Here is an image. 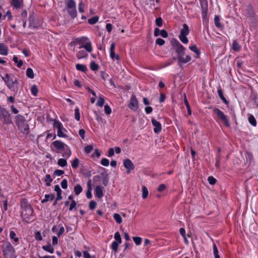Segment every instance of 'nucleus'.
I'll return each instance as SVG.
<instances>
[{
	"mask_svg": "<svg viewBox=\"0 0 258 258\" xmlns=\"http://www.w3.org/2000/svg\"><path fill=\"white\" fill-rule=\"evenodd\" d=\"M179 38L180 40L184 44H187L188 42V40L187 38L186 37V36L179 35Z\"/></svg>",
	"mask_w": 258,
	"mask_h": 258,
	"instance_id": "864d4df0",
	"label": "nucleus"
},
{
	"mask_svg": "<svg viewBox=\"0 0 258 258\" xmlns=\"http://www.w3.org/2000/svg\"><path fill=\"white\" fill-rule=\"evenodd\" d=\"M156 24L158 27H161L162 25V20L161 18H157L156 19Z\"/></svg>",
	"mask_w": 258,
	"mask_h": 258,
	"instance_id": "774afa93",
	"label": "nucleus"
},
{
	"mask_svg": "<svg viewBox=\"0 0 258 258\" xmlns=\"http://www.w3.org/2000/svg\"><path fill=\"white\" fill-rule=\"evenodd\" d=\"M9 48L8 46L3 43H0V54L3 55H8Z\"/></svg>",
	"mask_w": 258,
	"mask_h": 258,
	"instance_id": "412c9836",
	"label": "nucleus"
},
{
	"mask_svg": "<svg viewBox=\"0 0 258 258\" xmlns=\"http://www.w3.org/2000/svg\"><path fill=\"white\" fill-rule=\"evenodd\" d=\"M35 238L36 240H38V241H41L42 240L43 238H42V236L41 235V234L40 233V232L39 231H37L35 234Z\"/></svg>",
	"mask_w": 258,
	"mask_h": 258,
	"instance_id": "6e6d98bb",
	"label": "nucleus"
},
{
	"mask_svg": "<svg viewBox=\"0 0 258 258\" xmlns=\"http://www.w3.org/2000/svg\"><path fill=\"white\" fill-rule=\"evenodd\" d=\"M200 4L202 7V18L205 19L207 16L208 11V5L207 2H205L202 1L200 2Z\"/></svg>",
	"mask_w": 258,
	"mask_h": 258,
	"instance_id": "2eb2a0df",
	"label": "nucleus"
},
{
	"mask_svg": "<svg viewBox=\"0 0 258 258\" xmlns=\"http://www.w3.org/2000/svg\"><path fill=\"white\" fill-rule=\"evenodd\" d=\"M75 117L77 121L80 120V110L78 107H76L75 109Z\"/></svg>",
	"mask_w": 258,
	"mask_h": 258,
	"instance_id": "49530a36",
	"label": "nucleus"
},
{
	"mask_svg": "<svg viewBox=\"0 0 258 258\" xmlns=\"http://www.w3.org/2000/svg\"><path fill=\"white\" fill-rule=\"evenodd\" d=\"M114 237L115 240V241H117L119 243H121V238L120 237V235L118 232H116L115 233Z\"/></svg>",
	"mask_w": 258,
	"mask_h": 258,
	"instance_id": "3c124183",
	"label": "nucleus"
},
{
	"mask_svg": "<svg viewBox=\"0 0 258 258\" xmlns=\"http://www.w3.org/2000/svg\"><path fill=\"white\" fill-rule=\"evenodd\" d=\"M120 243L117 241H112L111 244V248L114 251V252H116L118 250V245Z\"/></svg>",
	"mask_w": 258,
	"mask_h": 258,
	"instance_id": "58836bf2",
	"label": "nucleus"
},
{
	"mask_svg": "<svg viewBox=\"0 0 258 258\" xmlns=\"http://www.w3.org/2000/svg\"><path fill=\"white\" fill-rule=\"evenodd\" d=\"M2 251L5 258H15V250L9 242H5L2 245Z\"/></svg>",
	"mask_w": 258,
	"mask_h": 258,
	"instance_id": "39448f33",
	"label": "nucleus"
},
{
	"mask_svg": "<svg viewBox=\"0 0 258 258\" xmlns=\"http://www.w3.org/2000/svg\"><path fill=\"white\" fill-rule=\"evenodd\" d=\"M241 47L240 45L237 43L236 40L233 41L232 43V48L234 51H239Z\"/></svg>",
	"mask_w": 258,
	"mask_h": 258,
	"instance_id": "37998d69",
	"label": "nucleus"
},
{
	"mask_svg": "<svg viewBox=\"0 0 258 258\" xmlns=\"http://www.w3.org/2000/svg\"><path fill=\"white\" fill-rule=\"evenodd\" d=\"M104 111L106 114H110L111 112V109L108 105H105L104 106Z\"/></svg>",
	"mask_w": 258,
	"mask_h": 258,
	"instance_id": "0e129e2a",
	"label": "nucleus"
},
{
	"mask_svg": "<svg viewBox=\"0 0 258 258\" xmlns=\"http://www.w3.org/2000/svg\"><path fill=\"white\" fill-rule=\"evenodd\" d=\"M178 64L181 66L182 63H185L191 60V57L189 55H186L184 56V54H182L177 56Z\"/></svg>",
	"mask_w": 258,
	"mask_h": 258,
	"instance_id": "ddd939ff",
	"label": "nucleus"
},
{
	"mask_svg": "<svg viewBox=\"0 0 258 258\" xmlns=\"http://www.w3.org/2000/svg\"><path fill=\"white\" fill-rule=\"evenodd\" d=\"M92 150H93V147L91 145L87 146L86 147H85V148L84 149V151H85V153L87 154H89L90 153H91V152L92 151Z\"/></svg>",
	"mask_w": 258,
	"mask_h": 258,
	"instance_id": "e2e57ef3",
	"label": "nucleus"
},
{
	"mask_svg": "<svg viewBox=\"0 0 258 258\" xmlns=\"http://www.w3.org/2000/svg\"><path fill=\"white\" fill-rule=\"evenodd\" d=\"M19 130L23 133L27 134L29 132V125L27 123L26 121L18 125Z\"/></svg>",
	"mask_w": 258,
	"mask_h": 258,
	"instance_id": "f3484780",
	"label": "nucleus"
},
{
	"mask_svg": "<svg viewBox=\"0 0 258 258\" xmlns=\"http://www.w3.org/2000/svg\"><path fill=\"white\" fill-rule=\"evenodd\" d=\"M42 248L44 250L50 253H53L54 251V248L49 242L46 245H43Z\"/></svg>",
	"mask_w": 258,
	"mask_h": 258,
	"instance_id": "5701e85b",
	"label": "nucleus"
},
{
	"mask_svg": "<svg viewBox=\"0 0 258 258\" xmlns=\"http://www.w3.org/2000/svg\"><path fill=\"white\" fill-rule=\"evenodd\" d=\"M31 93L34 96H37L38 89L35 85H33L31 88Z\"/></svg>",
	"mask_w": 258,
	"mask_h": 258,
	"instance_id": "c03bdc74",
	"label": "nucleus"
},
{
	"mask_svg": "<svg viewBox=\"0 0 258 258\" xmlns=\"http://www.w3.org/2000/svg\"><path fill=\"white\" fill-rule=\"evenodd\" d=\"M142 198L145 199L147 198L148 196V190L145 186H143L142 188Z\"/></svg>",
	"mask_w": 258,
	"mask_h": 258,
	"instance_id": "ea45409f",
	"label": "nucleus"
},
{
	"mask_svg": "<svg viewBox=\"0 0 258 258\" xmlns=\"http://www.w3.org/2000/svg\"><path fill=\"white\" fill-rule=\"evenodd\" d=\"M82 190L83 188L80 184H77L75 186L74 191L76 195L78 196L80 195L82 192Z\"/></svg>",
	"mask_w": 258,
	"mask_h": 258,
	"instance_id": "c756f323",
	"label": "nucleus"
},
{
	"mask_svg": "<svg viewBox=\"0 0 258 258\" xmlns=\"http://www.w3.org/2000/svg\"><path fill=\"white\" fill-rule=\"evenodd\" d=\"M10 238L14 241L13 243L14 244L17 245V243L19 242V239L18 237L16 236V234L14 231H10Z\"/></svg>",
	"mask_w": 258,
	"mask_h": 258,
	"instance_id": "393cba45",
	"label": "nucleus"
},
{
	"mask_svg": "<svg viewBox=\"0 0 258 258\" xmlns=\"http://www.w3.org/2000/svg\"><path fill=\"white\" fill-rule=\"evenodd\" d=\"M101 164L104 166H108L109 165V161L106 158H103L100 162Z\"/></svg>",
	"mask_w": 258,
	"mask_h": 258,
	"instance_id": "5fc2aeb1",
	"label": "nucleus"
},
{
	"mask_svg": "<svg viewBox=\"0 0 258 258\" xmlns=\"http://www.w3.org/2000/svg\"><path fill=\"white\" fill-rule=\"evenodd\" d=\"M189 30L188 28V26L184 24L182 26V28L180 30V35H184L187 36L189 34Z\"/></svg>",
	"mask_w": 258,
	"mask_h": 258,
	"instance_id": "4be33fe9",
	"label": "nucleus"
},
{
	"mask_svg": "<svg viewBox=\"0 0 258 258\" xmlns=\"http://www.w3.org/2000/svg\"><path fill=\"white\" fill-rule=\"evenodd\" d=\"M214 23L216 27L218 28H222L223 27V25L220 22V18L218 15L215 16Z\"/></svg>",
	"mask_w": 258,
	"mask_h": 258,
	"instance_id": "2f4dec72",
	"label": "nucleus"
},
{
	"mask_svg": "<svg viewBox=\"0 0 258 258\" xmlns=\"http://www.w3.org/2000/svg\"><path fill=\"white\" fill-rule=\"evenodd\" d=\"M64 173L63 170L57 169L55 170L54 172V174L57 176H59L63 174Z\"/></svg>",
	"mask_w": 258,
	"mask_h": 258,
	"instance_id": "69168bd1",
	"label": "nucleus"
},
{
	"mask_svg": "<svg viewBox=\"0 0 258 258\" xmlns=\"http://www.w3.org/2000/svg\"><path fill=\"white\" fill-rule=\"evenodd\" d=\"M53 126L57 129V136L59 138H66L67 136L64 133L67 132L63 127L62 124L59 121H55L54 122Z\"/></svg>",
	"mask_w": 258,
	"mask_h": 258,
	"instance_id": "0eeeda50",
	"label": "nucleus"
},
{
	"mask_svg": "<svg viewBox=\"0 0 258 258\" xmlns=\"http://www.w3.org/2000/svg\"><path fill=\"white\" fill-rule=\"evenodd\" d=\"M94 195L96 197L101 199L103 196L102 187L100 185H97L94 189Z\"/></svg>",
	"mask_w": 258,
	"mask_h": 258,
	"instance_id": "a211bd4d",
	"label": "nucleus"
},
{
	"mask_svg": "<svg viewBox=\"0 0 258 258\" xmlns=\"http://www.w3.org/2000/svg\"><path fill=\"white\" fill-rule=\"evenodd\" d=\"M26 75L30 79H33L34 78V75L33 70L31 68H28L26 70Z\"/></svg>",
	"mask_w": 258,
	"mask_h": 258,
	"instance_id": "e433bc0d",
	"label": "nucleus"
},
{
	"mask_svg": "<svg viewBox=\"0 0 258 258\" xmlns=\"http://www.w3.org/2000/svg\"><path fill=\"white\" fill-rule=\"evenodd\" d=\"M57 164L61 167L67 166L68 165L67 160L64 158H60L58 160Z\"/></svg>",
	"mask_w": 258,
	"mask_h": 258,
	"instance_id": "7c9ffc66",
	"label": "nucleus"
},
{
	"mask_svg": "<svg viewBox=\"0 0 258 258\" xmlns=\"http://www.w3.org/2000/svg\"><path fill=\"white\" fill-rule=\"evenodd\" d=\"M128 107L133 111H137L139 108L138 101L135 95H132L130 102L128 104Z\"/></svg>",
	"mask_w": 258,
	"mask_h": 258,
	"instance_id": "9d476101",
	"label": "nucleus"
},
{
	"mask_svg": "<svg viewBox=\"0 0 258 258\" xmlns=\"http://www.w3.org/2000/svg\"><path fill=\"white\" fill-rule=\"evenodd\" d=\"M76 69L79 71L86 73L87 71V67L85 64L77 63L76 64Z\"/></svg>",
	"mask_w": 258,
	"mask_h": 258,
	"instance_id": "bb28decb",
	"label": "nucleus"
},
{
	"mask_svg": "<svg viewBox=\"0 0 258 258\" xmlns=\"http://www.w3.org/2000/svg\"><path fill=\"white\" fill-rule=\"evenodd\" d=\"M54 199V195L53 194H46L44 196V198L41 201L42 203H45L48 201H52Z\"/></svg>",
	"mask_w": 258,
	"mask_h": 258,
	"instance_id": "cd10ccee",
	"label": "nucleus"
},
{
	"mask_svg": "<svg viewBox=\"0 0 258 258\" xmlns=\"http://www.w3.org/2000/svg\"><path fill=\"white\" fill-rule=\"evenodd\" d=\"M44 181L46 183V185L49 186L50 185L51 182L52 181V178L50 174H46L44 178Z\"/></svg>",
	"mask_w": 258,
	"mask_h": 258,
	"instance_id": "473e14b6",
	"label": "nucleus"
},
{
	"mask_svg": "<svg viewBox=\"0 0 258 258\" xmlns=\"http://www.w3.org/2000/svg\"><path fill=\"white\" fill-rule=\"evenodd\" d=\"M77 203L75 200H72L70 205L69 210L72 211L76 206Z\"/></svg>",
	"mask_w": 258,
	"mask_h": 258,
	"instance_id": "052dcab7",
	"label": "nucleus"
},
{
	"mask_svg": "<svg viewBox=\"0 0 258 258\" xmlns=\"http://www.w3.org/2000/svg\"><path fill=\"white\" fill-rule=\"evenodd\" d=\"M78 9L79 12L82 13L84 12V5L82 2H80L79 4Z\"/></svg>",
	"mask_w": 258,
	"mask_h": 258,
	"instance_id": "bf43d9fd",
	"label": "nucleus"
},
{
	"mask_svg": "<svg viewBox=\"0 0 258 258\" xmlns=\"http://www.w3.org/2000/svg\"><path fill=\"white\" fill-rule=\"evenodd\" d=\"M184 104L186 106V107L187 108L188 114L189 115H191V110L190 109V105L189 104V103L188 102V100H187L185 95L184 96Z\"/></svg>",
	"mask_w": 258,
	"mask_h": 258,
	"instance_id": "f704fd0d",
	"label": "nucleus"
},
{
	"mask_svg": "<svg viewBox=\"0 0 258 258\" xmlns=\"http://www.w3.org/2000/svg\"><path fill=\"white\" fill-rule=\"evenodd\" d=\"M89 208L91 210H93L96 208V203L94 201H91L89 203Z\"/></svg>",
	"mask_w": 258,
	"mask_h": 258,
	"instance_id": "338daca9",
	"label": "nucleus"
},
{
	"mask_svg": "<svg viewBox=\"0 0 258 258\" xmlns=\"http://www.w3.org/2000/svg\"><path fill=\"white\" fill-rule=\"evenodd\" d=\"M71 46L80 45L79 49L84 48L88 52L93 50L92 44L89 38L85 36L77 37L73 39L70 43Z\"/></svg>",
	"mask_w": 258,
	"mask_h": 258,
	"instance_id": "f257e3e1",
	"label": "nucleus"
},
{
	"mask_svg": "<svg viewBox=\"0 0 258 258\" xmlns=\"http://www.w3.org/2000/svg\"><path fill=\"white\" fill-rule=\"evenodd\" d=\"M115 43L114 42H112L110 47V57L112 59H114L116 58V59L119 61V57L117 54H116L115 53Z\"/></svg>",
	"mask_w": 258,
	"mask_h": 258,
	"instance_id": "dca6fc26",
	"label": "nucleus"
},
{
	"mask_svg": "<svg viewBox=\"0 0 258 258\" xmlns=\"http://www.w3.org/2000/svg\"><path fill=\"white\" fill-rule=\"evenodd\" d=\"M113 218L116 221V222L118 224L121 223L122 222V218L121 216H120L119 214L117 213L114 214Z\"/></svg>",
	"mask_w": 258,
	"mask_h": 258,
	"instance_id": "de8ad7c7",
	"label": "nucleus"
},
{
	"mask_svg": "<svg viewBox=\"0 0 258 258\" xmlns=\"http://www.w3.org/2000/svg\"><path fill=\"white\" fill-rule=\"evenodd\" d=\"M208 181L210 184L213 185L216 183L217 180L213 176H209Z\"/></svg>",
	"mask_w": 258,
	"mask_h": 258,
	"instance_id": "13d9d810",
	"label": "nucleus"
},
{
	"mask_svg": "<svg viewBox=\"0 0 258 258\" xmlns=\"http://www.w3.org/2000/svg\"><path fill=\"white\" fill-rule=\"evenodd\" d=\"M66 9L69 15L72 18H75L77 16L76 4L74 0H67L66 2Z\"/></svg>",
	"mask_w": 258,
	"mask_h": 258,
	"instance_id": "423d86ee",
	"label": "nucleus"
},
{
	"mask_svg": "<svg viewBox=\"0 0 258 258\" xmlns=\"http://www.w3.org/2000/svg\"><path fill=\"white\" fill-rule=\"evenodd\" d=\"M189 48L191 51H193L197 54V56H196V58H199L200 57L201 52L196 45L190 46Z\"/></svg>",
	"mask_w": 258,
	"mask_h": 258,
	"instance_id": "c85d7f7f",
	"label": "nucleus"
},
{
	"mask_svg": "<svg viewBox=\"0 0 258 258\" xmlns=\"http://www.w3.org/2000/svg\"><path fill=\"white\" fill-rule=\"evenodd\" d=\"M88 52L86 50H81L78 51L76 53V57L78 59L87 58L88 56Z\"/></svg>",
	"mask_w": 258,
	"mask_h": 258,
	"instance_id": "6ab92c4d",
	"label": "nucleus"
},
{
	"mask_svg": "<svg viewBox=\"0 0 258 258\" xmlns=\"http://www.w3.org/2000/svg\"><path fill=\"white\" fill-rule=\"evenodd\" d=\"M23 3V0H11V5L16 9H20Z\"/></svg>",
	"mask_w": 258,
	"mask_h": 258,
	"instance_id": "aec40b11",
	"label": "nucleus"
},
{
	"mask_svg": "<svg viewBox=\"0 0 258 258\" xmlns=\"http://www.w3.org/2000/svg\"><path fill=\"white\" fill-rule=\"evenodd\" d=\"M155 43H156V45H158L159 46H162L165 43V40H163V39L159 38L156 40Z\"/></svg>",
	"mask_w": 258,
	"mask_h": 258,
	"instance_id": "4d7b16f0",
	"label": "nucleus"
},
{
	"mask_svg": "<svg viewBox=\"0 0 258 258\" xmlns=\"http://www.w3.org/2000/svg\"><path fill=\"white\" fill-rule=\"evenodd\" d=\"M213 111L214 113L217 115L218 118L223 122L225 126L228 127L230 126L228 119L227 117L224 114L223 112L217 108H215Z\"/></svg>",
	"mask_w": 258,
	"mask_h": 258,
	"instance_id": "6e6552de",
	"label": "nucleus"
},
{
	"mask_svg": "<svg viewBox=\"0 0 258 258\" xmlns=\"http://www.w3.org/2000/svg\"><path fill=\"white\" fill-rule=\"evenodd\" d=\"M123 166L126 169L127 173L129 174L131 173V170H133L135 168V165L132 161L129 159H126L123 161Z\"/></svg>",
	"mask_w": 258,
	"mask_h": 258,
	"instance_id": "9b49d317",
	"label": "nucleus"
},
{
	"mask_svg": "<svg viewBox=\"0 0 258 258\" xmlns=\"http://www.w3.org/2000/svg\"><path fill=\"white\" fill-rule=\"evenodd\" d=\"M104 102H105V101H104V99L103 98V97L100 96L98 97V101H97V102L96 103V105H97V106H98L99 107H102L103 105L104 104Z\"/></svg>",
	"mask_w": 258,
	"mask_h": 258,
	"instance_id": "a18cd8bd",
	"label": "nucleus"
},
{
	"mask_svg": "<svg viewBox=\"0 0 258 258\" xmlns=\"http://www.w3.org/2000/svg\"><path fill=\"white\" fill-rule=\"evenodd\" d=\"M13 60L15 63H17L18 68H20L23 65V61L22 60H19L17 56L14 55L13 56Z\"/></svg>",
	"mask_w": 258,
	"mask_h": 258,
	"instance_id": "c9c22d12",
	"label": "nucleus"
},
{
	"mask_svg": "<svg viewBox=\"0 0 258 258\" xmlns=\"http://www.w3.org/2000/svg\"><path fill=\"white\" fill-rule=\"evenodd\" d=\"M61 186L63 189H66L68 187V181L67 179H64L61 181Z\"/></svg>",
	"mask_w": 258,
	"mask_h": 258,
	"instance_id": "680f3d73",
	"label": "nucleus"
},
{
	"mask_svg": "<svg viewBox=\"0 0 258 258\" xmlns=\"http://www.w3.org/2000/svg\"><path fill=\"white\" fill-rule=\"evenodd\" d=\"M90 69L94 71H97L99 69V66L95 61H92L90 63Z\"/></svg>",
	"mask_w": 258,
	"mask_h": 258,
	"instance_id": "09e8293b",
	"label": "nucleus"
},
{
	"mask_svg": "<svg viewBox=\"0 0 258 258\" xmlns=\"http://www.w3.org/2000/svg\"><path fill=\"white\" fill-rule=\"evenodd\" d=\"M54 190L56 192V200H61L62 198L61 196V190L58 185L57 184L54 186Z\"/></svg>",
	"mask_w": 258,
	"mask_h": 258,
	"instance_id": "b1692460",
	"label": "nucleus"
},
{
	"mask_svg": "<svg viewBox=\"0 0 258 258\" xmlns=\"http://www.w3.org/2000/svg\"><path fill=\"white\" fill-rule=\"evenodd\" d=\"M21 216L23 220L26 222H29L33 216V210L27 200H23L21 204Z\"/></svg>",
	"mask_w": 258,
	"mask_h": 258,
	"instance_id": "f03ea898",
	"label": "nucleus"
},
{
	"mask_svg": "<svg viewBox=\"0 0 258 258\" xmlns=\"http://www.w3.org/2000/svg\"><path fill=\"white\" fill-rule=\"evenodd\" d=\"M8 88L12 91L17 92L19 90V83L17 79L12 75L6 74L3 78Z\"/></svg>",
	"mask_w": 258,
	"mask_h": 258,
	"instance_id": "20e7f679",
	"label": "nucleus"
},
{
	"mask_svg": "<svg viewBox=\"0 0 258 258\" xmlns=\"http://www.w3.org/2000/svg\"><path fill=\"white\" fill-rule=\"evenodd\" d=\"M52 145L56 150L57 153H61L62 156L68 159L71 155L72 152L69 147L65 143L59 140H56L52 143Z\"/></svg>",
	"mask_w": 258,
	"mask_h": 258,
	"instance_id": "7ed1b4c3",
	"label": "nucleus"
},
{
	"mask_svg": "<svg viewBox=\"0 0 258 258\" xmlns=\"http://www.w3.org/2000/svg\"><path fill=\"white\" fill-rule=\"evenodd\" d=\"M133 239L137 245H140L142 241V239L140 237H133Z\"/></svg>",
	"mask_w": 258,
	"mask_h": 258,
	"instance_id": "8fccbe9b",
	"label": "nucleus"
},
{
	"mask_svg": "<svg viewBox=\"0 0 258 258\" xmlns=\"http://www.w3.org/2000/svg\"><path fill=\"white\" fill-rule=\"evenodd\" d=\"M16 123L17 126L26 121L24 116L18 114L16 116Z\"/></svg>",
	"mask_w": 258,
	"mask_h": 258,
	"instance_id": "a878e982",
	"label": "nucleus"
},
{
	"mask_svg": "<svg viewBox=\"0 0 258 258\" xmlns=\"http://www.w3.org/2000/svg\"><path fill=\"white\" fill-rule=\"evenodd\" d=\"M0 119L6 124H9L11 122L10 115L4 108H0Z\"/></svg>",
	"mask_w": 258,
	"mask_h": 258,
	"instance_id": "1a4fd4ad",
	"label": "nucleus"
},
{
	"mask_svg": "<svg viewBox=\"0 0 258 258\" xmlns=\"http://www.w3.org/2000/svg\"><path fill=\"white\" fill-rule=\"evenodd\" d=\"M98 21V18L97 17H94L88 20V23L91 25L96 24Z\"/></svg>",
	"mask_w": 258,
	"mask_h": 258,
	"instance_id": "603ef678",
	"label": "nucleus"
},
{
	"mask_svg": "<svg viewBox=\"0 0 258 258\" xmlns=\"http://www.w3.org/2000/svg\"><path fill=\"white\" fill-rule=\"evenodd\" d=\"M174 48L177 54V56L184 54L185 48L178 41H177L174 45Z\"/></svg>",
	"mask_w": 258,
	"mask_h": 258,
	"instance_id": "4468645a",
	"label": "nucleus"
},
{
	"mask_svg": "<svg viewBox=\"0 0 258 258\" xmlns=\"http://www.w3.org/2000/svg\"><path fill=\"white\" fill-rule=\"evenodd\" d=\"M152 124L154 126L153 131L155 134L159 133L162 130V126L160 122L154 118L151 120Z\"/></svg>",
	"mask_w": 258,
	"mask_h": 258,
	"instance_id": "f8f14e48",
	"label": "nucleus"
},
{
	"mask_svg": "<svg viewBox=\"0 0 258 258\" xmlns=\"http://www.w3.org/2000/svg\"><path fill=\"white\" fill-rule=\"evenodd\" d=\"M213 254L215 258H220V255H219L218 249L215 243H213Z\"/></svg>",
	"mask_w": 258,
	"mask_h": 258,
	"instance_id": "79ce46f5",
	"label": "nucleus"
},
{
	"mask_svg": "<svg viewBox=\"0 0 258 258\" xmlns=\"http://www.w3.org/2000/svg\"><path fill=\"white\" fill-rule=\"evenodd\" d=\"M248 121L252 125L255 126L256 125V121L253 115H250L248 117Z\"/></svg>",
	"mask_w": 258,
	"mask_h": 258,
	"instance_id": "a19ab883",
	"label": "nucleus"
},
{
	"mask_svg": "<svg viewBox=\"0 0 258 258\" xmlns=\"http://www.w3.org/2000/svg\"><path fill=\"white\" fill-rule=\"evenodd\" d=\"M79 165V160L76 158L71 161V166L73 169H76Z\"/></svg>",
	"mask_w": 258,
	"mask_h": 258,
	"instance_id": "4c0bfd02",
	"label": "nucleus"
},
{
	"mask_svg": "<svg viewBox=\"0 0 258 258\" xmlns=\"http://www.w3.org/2000/svg\"><path fill=\"white\" fill-rule=\"evenodd\" d=\"M217 92H218V94L220 98L222 100V101L224 103L227 104L228 103V102L227 101L226 99L224 97L222 90L221 89H218V91H217Z\"/></svg>",
	"mask_w": 258,
	"mask_h": 258,
	"instance_id": "72a5a7b5",
	"label": "nucleus"
}]
</instances>
